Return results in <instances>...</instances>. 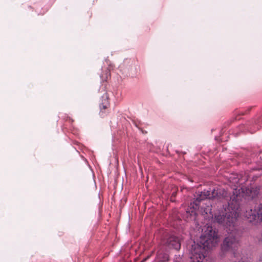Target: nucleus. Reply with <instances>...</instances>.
<instances>
[{
	"instance_id": "f257e3e1",
	"label": "nucleus",
	"mask_w": 262,
	"mask_h": 262,
	"mask_svg": "<svg viewBox=\"0 0 262 262\" xmlns=\"http://www.w3.org/2000/svg\"><path fill=\"white\" fill-rule=\"evenodd\" d=\"M220 200L222 202H227L228 207L224 210L216 212L214 214V222L222 225L229 231H233L234 223L238 216L237 210L238 208L239 204L237 202L238 195L235 194L233 192V195L230 197V202H228L229 196L227 191L224 189H211L209 190H204L203 191L199 192L196 200L190 204V208L187 209V213L190 214L191 216H195L196 214V210L199 209V203L201 201L206 199Z\"/></svg>"
},
{
	"instance_id": "f03ea898",
	"label": "nucleus",
	"mask_w": 262,
	"mask_h": 262,
	"mask_svg": "<svg viewBox=\"0 0 262 262\" xmlns=\"http://www.w3.org/2000/svg\"><path fill=\"white\" fill-rule=\"evenodd\" d=\"M203 233L202 234L199 243L194 245H199L202 248H204L207 251L206 249H211L215 247L219 241L220 236L218 234V231L213 228L212 226L205 227L202 229Z\"/></svg>"
},
{
	"instance_id": "7ed1b4c3",
	"label": "nucleus",
	"mask_w": 262,
	"mask_h": 262,
	"mask_svg": "<svg viewBox=\"0 0 262 262\" xmlns=\"http://www.w3.org/2000/svg\"><path fill=\"white\" fill-rule=\"evenodd\" d=\"M239 246V240L234 233H231L226 237L221 246V251L220 255L222 257H225L226 253L231 252L234 257H238L239 253L237 249Z\"/></svg>"
},
{
	"instance_id": "20e7f679",
	"label": "nucleus",
	"mask_w": 262,
	"mask_h": 262,
	"mask_svg": "<svg viewBox=\"0 0 262 262\" xmlns=\"http://www.w3.org/2000/svg\"><path fill=\"white\" fill-rule=\"evenodd\" d=\"M191 253L189 262H204L207 254L206 250L199 245L192 246Z\"/></svg>"
},
{
	"instance_id": "39448f33",
	"label": "nucleus",
	"mask_w": 262,
	"mask_h": 262,
	"mask_svg": "<svg viewBox=\"0 0 262 262\" xmlns=\"http://www.w3.org/2000/svg\"><path fill=\"white\" fill-rule=\"evenodd\" d=\"M166 244L169 248H173L178 250L181 248V244L179 239L174 236H170L167 239Z\"/></svg>"
},
{
	"instance_id": "423d86ee",
	"label": "nucleus",
	"mask_w": 262,
	"mask_h": 262,
	"mask_svg": "<svg viewBox=\"0 0 262 262\" xmlns=\"http://www.w3.org/2000/svg\"><path fill=\"white\" fill-rule=\"evenodd\" d=\"M256 208L254 210L248 209L246 210L245 215L251 222L256 221Z\"/></svg>"
},
{
	"instance_id": "0eeeda50",
	"label": "nucleus",
	"mask_w": 262,
	"mask_h": 262,
	"mask_svg": "<svg viewBox=\"0 0 262 262\" xmlns=\"http://www.w3.org/2000/svg\"><path fill=\"white\" fill-rule=\"evenodd\" d=\"M245 192L246 194L250 197H251L252 199L254 198L257 195L258 193V191L256 189H249V188H246L245 189Z\"/></svg>"
},
{
	"instance_id": "6e6552de",
	"label": "nucleus",
	"mask_w": 262,
	"mask_h": 262,
	"mask_svg": "<svg viewBox=\"0 0 262 262\" xmlns=\"http://www.w3.org/2000/svg\"><path fill=\"white\" fill-rule=\"evenodd\" d=\"M157 257L159 260L161 262H166L169 260L168 255L160 251L158 252Z\"/></svg>"
},
{
	"instance_id": "1a4fd4ad",
	"label": "nucleus",
	"mask_w": 262,
	"mask_h": 262,
	"mask_svg": "<svg viewBox=\"0 0 262 262\" xmlns=\"http://www.w3.org/2000/svg\"><path fill=\"white\" fill-rule=\"evenodd\" d=\"M262 222V204L259 205L256 208V221Z\"/></svg>"
},
{
	"instance_id": "9d476101",
	"label": "nucleus",
	"mask_w": 262,
	"mask_h": 262,
	"mask_svg": "<svg viewBox=\"0 0 262 262\" xmlns=\"http://www.w3.org/2000/svg\"><path fill=\"white\" fill-rule=\"evenodd\" d=\"M109 106V103L107 100H104V102L100 104V107L101 111L102 112V110H106Z\"/></svg>"
},
{
	"instance_id": "9b49d317",
	"label": "nucleus",
	"mask_w": 262,
	"mask_h": 262,
	"mask_svg": "<svg viewBox=\"0 0 262 262\" xmlns=\"http://www.w3.org/2000/svg\"><path fill=\"white\" fill-rule=\"evenodd\" d=\"M239 181V180L237 178H234V179H233V181H232V183H233V184H235L234 186L236 187L235 188H234V190L235 191L236 190V189H237V188L238 187V183L240 184Z\"/></svg>"
},
{
	"instance_id": "f8f14e48",
	"label": "nucleus",
	"mask_w": 262,
	"mask_h": 262,
	"mask_svg": "<svg viewBox=\"0 0 262 262\" xmlns=\"http://www.w3.org/2000/svg\"><path fill=\"white\" fill-rule=\"evenodd\" d=\"M174 262H182V257L180 255L175 256Z\"/></svg>"
},
{
	"instance_id": "ddd939ff",
	"label": "nucleus",
	"mask_w": 262,
	"mask_h": 262,
	"mask_svg": "<svg viewBox=\"0 0 262 262\" xmlns=\"http://www.w3.org/2000/svg\"><path fill=\"white\" fill-rule=\"evenodd\" d=\"M259 241L262 243V234L259 237Z\"/></svg>"
},
{
	"instance_id": "4468645a",
	"label": "nucleus",
	"mask_w": 262,
	"mask_h": 262,
	"mask_svg": "<svg viewBox=\"0 0 262 262\" xmlns=\"http://www.w3.org/2000/svg\"><path fill=\"white\" fill-rule=\"evenodd\" d=\"M242 190H243V192H245L244 189L243 188H242Z\"/></svg>"
},
{
	"instance_id": "2eb2a0df",
	"label": "nucleus",
	"mask_w": 262,
	"mask_h": 262,
	"mask_svg": "<svg viewBox=\"0 0 262 262\" xmlns=\"http://www.w3.org/2000/svg\"><path fill=\"white\" fill-rule=\"evenodd\" d=\"M259 262H261V260H260Z\"/></svg>"
}]
</instances>
